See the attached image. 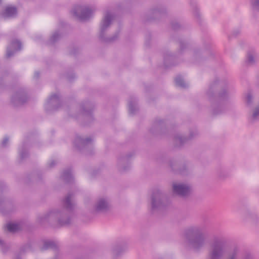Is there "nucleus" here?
Listing matches in <instances>:
<instances>
[{
    "mask_svg": "<svg viewBox=\"0 0 259 259\" xmlns=\"http://www.w3.org/2000/svg\"><path fill=\"white\" fill-rule=\"evenodd\" d=\"M173 189L175 192L181 195H186L189 191V187L184 185L174 184Z\"/></svg>",
    "mask_w": 259,
    "mask_h": 259,
    "instance_id": "f257e3e1",
    "label": "nucleus"
},
{
    "mask_svg": "<svg viewBox=\"0 0 259 259\" xmlns=\"http://www.w3.org/2000/svg\"><path fill=\"white\" fill-rule=\"evenodd\" d=\"M16 13V9L14 7H8L6 8L5 15L6 16H12Z\"/></svg>",
    "mask_w": 259,
    "mask_h": 259,
    "instance_id": "f03ea898",
    "label": "nucleus"
},
{
    "mask_svg": "<svg viewBox=\"0 0 259 259\" xmlns=\"http://www.w3.org/2000/svg\"><path fill=\"white\" fill-rule=\"evenodd\" d=\"M6 228L9 232H15L19 229V225L16 224L10 223L7 225Z\"/></svg>",
    "mask_w": 259,
    "mask_h": 259,
    "instance_id": "7ed1b4c3",
    "label": "nucleus"
},
{
    "mask_svg": "<svg viewBox=\"0 0 259 259\" xmlns=\"http://www.w3.org/2000/svg\"><path fill=\"white\" fill-rule=\"evenodd\" d=\"M212 257H214L217 255V252L215 251H214L212 254Z\"/></svg>",
    "mask_w": 259,
    "mask_h": 259,
    "instance_id": "20e7f679",
    "label": "nucleus"
},
{
    "mask_svg": "<svg viewBox=\"0 0 259 259\" xmlns=\"http://www.w3.org/2000/svg\"><path fill=\"white\" fill-rule=\"evenodd\" d=\"M257 115V110L255 111V112L253 114V116H256Z\"/></svg>",
    "mask_w": 259,
    "mask_h": 259,
    "instance_id": "39448f33",
    "label": "nucleus"
},
{
    "mask_svg": "<svg viewBox=\"0 0 259 259\" xmlns=\"http://www.w3.org/2000/svg\"><path fill=\"white\" fill-rule=\"evenodd\" d=\"M176 82H177V83L178 84H179V82H178V80H176Z\"/></svg>",
    "mask_w": 259,
    "mask_h": 259,
    "instance_id": "423d86ee",
    "label": "nucleus"
},
{
    "mask_svg": "<svg viewBox=\"0 0 259 259\" xmlns=\"http://www.w3.org/2000/svg\"><path fill=\"white\" fill-rule=\"evenodd\" d=\"M6 143V141H4V144H5Z\"/></svg>",
    "mask_w": 259,
    "mask_h": 259,
    "instance_id": "0eeeda50",
    "label": "nucleus"
}]
</instances>
